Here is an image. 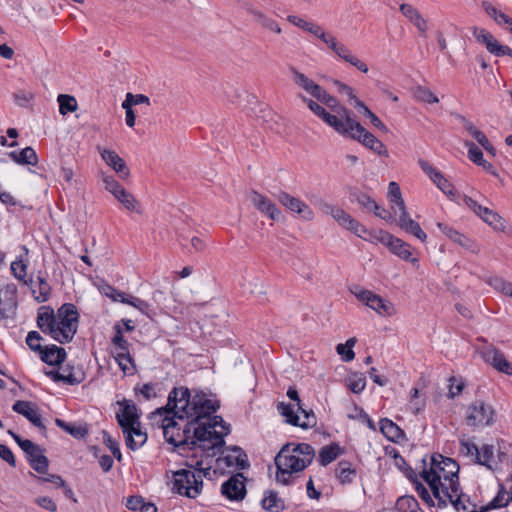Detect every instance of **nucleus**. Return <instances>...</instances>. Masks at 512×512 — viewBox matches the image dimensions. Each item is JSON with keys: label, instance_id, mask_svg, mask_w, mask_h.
<instances>
[{"label": "nucleus", "instance_id": "nucleus-4", "mask_svg": "<svg viewBox=\"0 0 512 512\" xmlns=\"http://www.w3.org/2000/svg\"><path fill=\"white\" fill-rule=\"evenodd\" d=\"M314 448L307 443L284 445L275 457L276 481L289 485L293 481V473L303 471L313 461Z\"/></svg>", "mask_w": 512, "mask_h": 512}, {"label": "nucleus", "instance_id": "nucleus-16", "mask_svg": "<svg viewBox=\"0 0 512 512\" xmlns=\"http://www.w3.org/2000/svg\"><path fill=\"white\" fill-rule=\"evenodd\" d=\"M317 101L326 105L333 112L332 115H337L345 128H347V126L355 119L353 112L339 104L338 100L334 96L328 94L325 89H323Z\"/></svg>", "mask_w": 512, "mask_h": 512}, {"label": "nucleus", "instance_id": "nucleus-61", "mask_svg": "<svg viewBox=\"0 0 512 512\" xmlns=\"http://www.w3.org/2000/svg\"><path fill=\"white\" fill-rule=\"evenodd\" d=\"M431 180L443 193L448 195L453 194L452 185L440 171L434 173V176H432Z\"/></svg>", "mask_w": 512, "mask_h": 512}, {"label": "nucleus", "instance_id": "nucleus-14", "mask_svg": "<svg viewBox=\"0 0 512 512\" xmlns=\"http://www.w3.org/2000/svg\"><path fill=\"white\" fill-rule=\"evenodd\" d=\"M246 478L242 473L232 475L221 486L222 494L231 501H240L246 495Z\"/></svg>", "mask_w": 512, "mask_h": 512}, {"label": "nucleus", "instance_id": "nucleus-8", "mask_svg": "<svg viewBox=\"0 0 512 512\" xmlns=\"http://www.w3.org/2000/svg\"><path fill=\"white\" fill-rule=\"evenodd\" d=\"M277 411L285 417L286 423L302 429L312 428L317 424L316 416L312 410L302 409L298 411L294 404L280 402L277 405Z\"/></svg>", "mask_w": 512, "mask_h": 512}, {"label": "nucleus", "instance_id": "nucleus-33", "mask_svg": "<svg viewBox=\"0 0 512 512\" xmlns=\"http://www.w3.org/2000/svg\"><path fill=\"white\" fill-rule=\"evenodd\" d=\"M464 129L473 137L489 154L495 156L496 150L488 140L487 136L480 131L472 122L462 118Z\"/></svg>", "mask_w": 512, "mask_h": 512}, {"label": "nucleus", "instance_id": "nucleus-48", "mask_svg": "<svg viewBox=\"0 0 512 512\" xmlns=\"http://www.w3.org/2000/svg\"><path fill=\"white\" fill-rule=\"evenodd\" d=\"M124 304H128V305L136 308L138 311H140L142 314L146 315L149 318H152V316L154 314L151 310L150 304L147 301L142 300L138 297L132 296L130 294H128L127 297L125 298Z\"/></svg>", "mask_w": 512, "mask_h": 512}, {"label": "nucleus", "instance_id": "nucleus-25", "mask_svg": "<svg viewBox=\"0 0 512 512\" xmlns=\"http://www.w3.org/2000/svg\"><path fill=\"white\" fill-rule=\"evenodd\" d=\"M398 225L406 233L413 235L421 242H425L427 239L426 233L422 230L419 223L414 221L408 214L407 210L399 212L398 214Z\"/></svg>", "mask_w": 512, "mask_h": 512}, {"label": "nucleus", "instance_id": "nucleus-2", "mask_svg": "<svg viewBox=\"0 0 512 512\" xmlns=\"http://www.w3.org/2000/svg\"><path fill=\"white\" fill-rule=\"evenodd\" d=\"M459 465L452 458L434 454L430 459V468L423 469L421 476L429 485L432 494L437 499L438 508L447 506L448 491L459 492Z\"/></svg>", "mask_w": 512, "mask_h": 512}, {"label": "nucleus", "instance_id": "nucleus-5", "mask_svg": "<svg viewBox=\"0 0 512 512\" xmlns=\"http://www.w3.org/2000/svg\"><path fill=\"white\" fill-rule=\"evenodd\" d=\"M162 419V429L165 440L174 445L175 447H181L185 449V446L191 445V448H194L196 442L190 436L191 432V424L187 421L184 428L181 429L178 426L177 416L174 415V411L171 407H168V404L165 407L158 408L155 412Z\"/></svg>", "mask_w": 512, "mask_h": 512}, {"label": "nucleus", "instance_id": "nucleus-36", "mask_svg": "<svg viewBox=\"0 0 512 512\" xmlns=\"http://www.w3.org/2000/svg\"><path fill=\"white\" fill-rule=\"evenodd\" d=\"M388 198L391 204V210L396 216L399 212L406 209V205L401 195V190L396 182H390L388 186Z\"/></svg>", "mask_w": 512, "mask_h": 512}, {"label": "nucleus", "instance_id": "nucleus-47", "mask_svg": "<svg viewBox=\"0 0 512 512\" xmlns=\"http://www.w3.org/2000/svg\"><path fill=\"white\" fill-rule=\"evenodd\" d=\"M415 99L419 102L434 104L439 102V98L427 87L417 86L413 90Z\"/></svg>", "mask_w": 512, "mask_h": 512}, {"label": "nucleus", "instance_id": "nucleus-13", "mask_svg": "<svg viewBox=\"0 0 512 512\" xmlns=\"http://www.w3.org/2000/svg\"><path fill=\"white\" fill-rule=\"evenodd\" d=\"M248 199L261 214L274 221L280 219L281 211L267 196L259 193L256 190H252L248 195Z\"/></svg>", "mask_w": 512, "mask_h": 512}, {"label": "nucleus", "instance_id": "nucleus-57", "mask_svg": "<svg viewBox=\"0 0 512 512\" xmlns=\"http://www.w3.org/2000/svg\"><path fill=\"white\" fill-rule=\"evenodd\" d=\"M11 272L16 279L28 285L27 266L22 260H15L11 263Z\"/></svg>", "mask_w": 512, "mask_h": 512}, {"label": "nucleus", "instance_id": "nucleus-28", "mask_svg": "<svg viewBox=\"0 0 512 512\" xmlns=\"http://www.w3.org/2000/svg\"><path fill=\"white\" fill-rule=\"evenodd\" d=\"M122 432L125 437L126 446L133 451L142 447L147 441V434L141 430L140 425L128 427Z\"/></svg>", "mask_w": 512, "mask_h": 512}, {"label": "nucleus", "instance_id": "nucleus-35", "mask_svg": "<svg viewBox=\"0 0 512 512\" xmlns=\"http://www.w3.org/2000/svg\"><path fill=\"white\" fill-rule=\"evenodd\" d=\"M380 430L383 435L392 442H399L405 436L403 430L388 418H383L379 422Z\"/></svg>", "mask_w": 512, "mask_h": 512}, {"label": "nucleus", "instance_id": "nucleus-59", "mask_svg": "<svg viewBox=\"0 0 512 512\" xmlns=\"http://www.w3.org/2000/svg\"><path fill=\"white\" fill-rule=\"evenodd\" d=\"M348 381L349 389L355 394L361 393L366 387V378L362 373L353 374Z\"/></svg>", "mask_w": 512, "mask_h": 512}, {"label": "nucleus", "instance_id": "nucleus-20", "mask_svg": "<svg viewBox=\"0 0 512 512\" xmlns=\"http://www.w3.org/2000/svg\"><path fill=\"white\" fill-rule=\"evenodd\" d=\"M277 199L287 209L300 214L303 219L310 221L314 218L313 211L299 198L282 191L277 195Z\"/></svg>", "mask_w": 512, "mask_h": 512}, {"label": "nucleus", "instance_id": "nucleus-15", "mask_svg": "<svg viewBox=\"0 0 512 512\" xmlns=\"http://www.w3.org/2000/svg\"><path fill=\"white\" fill-rule=\"evenodd\" d=\"M483 360L499 372L512 375V364L505 358L504 354L493 345L484 347L481 350Z\"/></svg>", "mask_w": 512, "mask_h": 512}, {"label": "nucleus", "instance_id": "nucleus-42", "mask_svg": "<svg viewBox=\"0 0 512 512\" xmlns=\"http://www.w3.org/2000/svg\"><path fill=\"white\" fill-rule=\"evenodd\" d=\"M341 453L342 449L336 443L323 446L319 452L318 461L322 466H327L333 462Z\"/></svg>", "mask_w": 512, "mask_h": 512}, {"label": "nucleus", "instance_id": "nucleus-53", "mask_svg": "<svg viewBox=\"0 0 512 512\" xmlns=\"http://www.w3.org/2000/svg\"><path fill=\"white\" fill-rule=\"evenodd\" d=\"M287 20L291 24L301 28L304 31H307V32L313 34L314 36L317 34V32L319 31V29L321 27V26H319L317 24H314L312 22H308V21L304 20L303 18H300V17L295 16V15H289L287 17Z\"/></svg>", "mask_w": 512, "mask_h": 512}, {"label": "nucleus", "instance_id": "nucleus-22", "mask_svg": "<svg viewBox=\"0 0 512 512\" xmlns=\"http://www.w3.org/2000/svg\"><path fill=\"white\" fill-rule=\"evenodd\" d=\"M122 407L120 413H117L116 418L122 431L134 425H140L139 415L137 414L136 405L126 399L118 402Z\"/></svg>", "mask_w": 512, "mask_h": 512}, {"label": "nucleus", "instance_id": "nucleus-45", "mask_svg": "<svg viewBox=\"0 0 512 512\" xmlns=\"http://www.w3.org/2000/svg\"><path fill=\"white\" fill-rule=\"evenodd\" d=\"M396 508L399 512H423L418 501L413 496H401L396 501Z\"/></svg>", "mask_w": 512, "mask_h": 512}, {"label": "nucleus", "instance_id": "nucleus-56", "mask_svg": "<svg viewBox=\"0 0 512 512\" xmlns=\"http://www.w3.org/2000/svg\"><path fill=\"white\" fill-rule=\"evenodd\" d=\"M459 444L460 452L464 456L471 457L473 460L475 459V457H479V448L469 439L463 436L462 438L459 439Z\"/></svg>", "mask_w": 512, "mask_h": 512}, {"label": "nucleus", "instance_id": "nucleus-11", "mask_svg": "<svg viewBox=\"0 0 512 512\" xmlns=\"http://www.w3.org/2000/svg\"><path fill=\"white\" fill-rule=\"evenodd\" d=\"M494 410L483 401H475L466 410V423L471 427L488 426L493 422Z\"/></svg>", "mask_w": 512, "mask_h": 512}, {"label": "nucleus", "instance_id": "nucleus-38", "mask_svg": "<svg viewBox=\"0 0 512 512\" xmlns=\"http://www.w3.org/2000/svg\"><path fill=\"white\" fill-rule=\"evenodd\" d=\"M473 36L476 40L486 46V49L493 55L497 52V48L500 46V43L497 39L487 30L483 28L475 27L473 29Z\"/></svg>", "mask_w": 512, "mask_h": 512}, {"label": "nucleus", "instance_id": "nucleus-24", "mask_svg": "<svg viewBox=\"0 0 512 512\" xmlns=\"http://www.w3.org/2000/svg\"><path fill=\"white\" fill-rule=\"evenodd\" d=\"M289 70L294 84L317 100L324 88L308 78L304 73L298 71L295 67L291 66Z\"/></svg>", "mask_w": 512, "mask_h": 512}, {"label": "nucleus", "instance_id": "nucleus-41", "mask_svg": "<svg viewBox=\"0 0 512 512\" xmlns=\"http://www.w3.org/2000/svg\"><path fill=\"white\" fill-rule=\"evenodd\" d=\"M512 502V486L510 492H507L503 485H499L497 495L486 505L484 510L498 509L506 507Z\"/></svg>", "mask_w": 512, "mask_h": 512}, {"label": "nucleus", "instance_id": "nucleus-1", "mask_svg": "<svg viewBox=\"0 0 512 512\" xmlns=\"http://www.w3.org/2000/svg\"><path fill=\"white\" fill-rule=\"evenodd\" d=\"M168 407L174 411L179 420L186 419L191 425L201 420L212 418V414L220 407L217 400H212L203 392L195 391L194 395L186 387L173 388L168 395Z\"/></svg>", "mask_w": 512, "mask_h": 512}, {"label": "nucleus", "instance_id": "nucleus-31", "mask_svg": "<svg viewBox=\"0 0 512 512\" xmlns=\"http://www.w3.org/2000/svg\"><path fill=\"white\" fill-rule=\"evenodd\" d=\"M482 8L486 12V14L491 17L499 26L505 28L510 33H512V18L502 11L498 10L495 6H493L488 1L482 2Z\"/></svg>", "mask_w": 512, "mask_h": 512}, {"label": "nucleus", "instance_id": "nucleus-34", "mask_svg": "<svg viewBox=\"0 0 512 512\" xmlns=\"http://www.w3.org/2000/svg\"><path fill=\"white\" fill-rule=\"evenodd\" d=\"M34 283H36L38 286V289L32 288V293L34 295L35 300L38 303L46 302L50 296L51 287L46 281V278L43 276L41 271L38 272L35 280H33V278H30L28 280V284L33 285Z\"/></svg>", "mask_w": 512, "mask_h": 512}, {"label": "nucleus", "instance_id": "nucleus-19", "mask_svg": "<svg viewBox=\"0 0 512 512\" xmlns=\"http://www.w3.org/2000/svg\"><path fill=\"white\" fill-rule=\"evenodd\" d=\"M12 409L14 412L23 415L43 434L46 433V426L42 422V417L34 403L30 401L18 400L13 404Z\"/></svg>", "mask_w": 512, "mask_h": 512}, {"label": "nucleus", "instance_id": "nucleus-63", "mask_svg": "<svg viewBox=\"0 0 512 512\" xmlns=\"http://www.w3.org/2000/svg\"><path fill=\"white\" fill-rule=\"evenodd\" d=\"M42 336L37 331H30L26 337V344L34 352L42 350L41 340Z\"/></svg>", "mask_w": 512, "mask_h": 512}, {"label": "nucleus", "instance_id": "nucleus-30", "mask_svg": "<svg viewBox=\"0 0 512 512\" xmlns=\"http://www.w3.org/2000/svg\"><path fill=\"white\" fill-rule=\"evenodd\" d=\"M400 11L418 29L420 33H426L428 29L427 21L416 8L410 4L403 3L400 5Z\"/></svg>", "mask_w": 512, "mask_h": 512}, {"label": "nucleus", "instance_id": "nucleus-29", "mask_svg": "<svg viewBox=\"0 0 512 512\" xmlns=\"http://www.w3.org/2000/svg\"><path fill=\"white\" fill-rule=\"evenodd\" d=\"M39 354L41 360L51 366L60 365L65 361L67 356L65 349L56 345L42 348Z\"/></svg>", "mask_w": 512, "mask_h": 512}, {"label": "nucleus", "instance_id": "nucleus-60", "mask_svg": "<svg viewBox=\"0 0 512 512\" xmlns=\"http://www.w3.org/2000/svg\"><path fill=\"white\" fill-rule=\"evenodd\" d=\"M115 198L127 209L130 211L135 210L136 200L131 193H129L124 187L121 191H118V194Z\"/></svg>", "mask_w": 512, "mask_h": 512}, {"label": "nucleus", "instance_id": "nucleus-32", "mask_svg": "<svg viewBox=\"0 0 512 512\" xmlns=\"http://www.w3.org/2000/svg\"><path fill=\"white\" fill-rule=\"evenodd\" d=\"M334 53L346 63H349L351 66L355 67L359 71L363 73L368 72V66L365 62L360 60L356 55H354L351 50L343 43H340Z\"/></svg>", "mask_w": 512, "mask_h": 512}, {"label": "nucleus", "instance_id": "nucleus-37", "mask_svg": "<svg viewBox=\"0 0 512 512\" xmlns=\"http://www.w3.org/2000/svg\"><path fill=\"white\" fill-rule=\"evenodd\" d=\"M9 157L17 164L35 166L38 163V156L32 147H26L20 152L12 151Z\"/></svg>", "mask_w": 512, "mask_h": 512}, {"label": "nucleus", "instance_id": "nucleus-17", "mask_svg": "<svg viewBox=\"0 0 512 512\" xmlns=\"http://www.w3.org/2000/svg\"><path fill=\"white\" fill-rule=\"evenodd\" d=\"M302 101L307 105V107L319 118H321L327 125L332 127L337 133L347 132L346 128L340 122L337 115H332L325 110L319 103L315 102L312 99H309L305 96H301Z\"/></svg>", "mask_w": 512, "mask_h": 512}, {"label": "nucleus", "instance_id": "nucleus-50", "mask_svg": "<svg viewBox=\"0 0 512 512\" xmlns=\"http://www.w3.org/2000/svg\"><path fill=\"white\" fill-rule=\"evenodd\" d=\"M59 103V112L66 115L69 112H74L77 109V101L73 96L67 94H60L57 98Z\"/></svg>", "mask_w": 512, "mask_h": 512}, {"label": "nucleus", "instance_id": "nucleus-64", "mask_svg": "<svg viewBox=\"0 0 512 512\" xmlns=\"http://www.w3.org/2000/svg\"><path fill=\"white\" fill-rule=\"evenodd\" d=\"M103 441L105 443V445L110 449L111 453L113 454V456L118 460V461H121L122 459V454H121V451L119 449V445H118V442L116 440H114L109 433L107 432H103Z\"/></svg>", "mask_w": 512, "mask_h": 512}, {"label": "nucleus", "instance_id": "nucleus-39", "mask_svg": "<svg viewBox=\"0 0 512 512\" xmlns=\"http://www.w3.org/2000/svg\"><path fill=\"white\" fill-rule=\"evenodd\" d=\"M335 475L341 484H350L356 478L357 472L348 461H340L335 469Z\"/></svg>", "mask_w": 512, "mask_h": 512}, {"label": "nucleus", "instance_id": "nucleus-51", "mask_svg": "<svg viewBox=\"0 0 512 512\" xmlns=\"http://www.w3.org/2000/svg\"><path fill=\"white\" fill-rule=\"evenodd\" d=\"M480 218L485 221L487 224L492 226L495 230H503L504 222L502 218L493 210L489 208H485Z\"/></svg>", "mask_w": 512, "mask_h": 512}, {"label": "nucleus", "instance_id": "nucleus-10", "mask_svg": "<svg viewBox=\"0 0 512 512\" xmlns=\"http://www.w3.org/2000/svg\"><path fill=\"white\" fill-rule=\"evenodd\" d=\"M322 210L325 214L331 215L340 226L344 229L353 232L356 236L367 240L366 234L372 236L370 232L357 220L352 218L348 213H346L343 209L324 204Z\"/></svg>", "mask_w": 512, "mask_h": 512}, {"label": "nucleus", "instance_id": "nucleus-7", "mask_svg": "<svg viewBox=\"0 0 512 512\" xmlns=\"http://www.w3.org/2000/svg\"><path fill=\"white\" fill-rule=\"evenodd\" d=\"M202 488L203 480L201 470L195 472L187 469H180L173 472L172 490L174 493L194 499L201 493Z\"/></svg>", "mask_w": 512, "mask_h": 512}, {"label": "nucleus", "instance_id": "nucleus-55", "mask_svg": "<svg viewBox=\"0 0 512 512\" xmlns=\"http://www.w3.org/2000/svg\"><path fill=\"white\" fill-rule=\"evenodd\" d=\"M493 454L494 447L492 445L485 444L479 449V457H475L474 462L491 469L490 461L493 458Z\"/></svg>", "mask_w": 512, "mask_h": 512}, {"label": "nucleus", "instance_id": "nucleus-26", "mask_svg": "<svg viewBox=\"0 0 512 512\" xmlns=\"http://www.w3.org/2000/svg\"><path fill=\"white\" fill-rule=\"evenodd\" d=\"M227 454L218 459L223 462L227 467H236L239 469H245L249 467L247 455L238 446L227 448Z\"/></svg>", "mask_w": 512, "mask_h": 512}, {"label": "nucleus", "instance_id": "nucleus-27", "mask_svg": "<svg viewBox=\"0 0 512 512\" xmlns=\"http://www.w3.org/2000/svg\"><path fill=\"white\" fill-rule=\"evenodd\" d=\"M98 150L103 161L116 173L120 174L122 178H126L129 175V170L124 160L115 151L109 149H101L99 147Z\"/></svg>", "mask_w": 512, "mask_h": 512}, {"label": "nucleus", "instance_id": "nucleus-12", "mask_svg": "<svg viewBox=\"0 0 512 512\" xmlns=\"http://www.w3.org/2000/svg\"><path fill=\"white\" fill-rule=\"evenodd\" d=\"M378 234L379 236H374L373 238L386 245L393 254L406 261H417L416 258L411 259L412 251L408 243L387 232L379 231Z\"/></svg>", "mask_w": 512, "mask_h": 512}, {"label": "nucleus", "instance_id": "nucleus-18", "mask_svg": "<svg viewBox=\"0 0 512 512\" xmlns=\"http://www.w3.org/2000/svg\"><path fill=\"white\" fill-rule=\"evenodd\" d=\"M302 101L307 105V107L319 118H321L327 125L332 127L337 133L347 132L346 128L340 122L337 115H332L325 110L319 103L315 102L312 99H309L305 96H301Z\"/></svg>", "mask_w": 512, "mask_h": 512}, {"label": "nucleus", "instance_id": "nucleus-44", "mask_svg": "<svg viewBox=\"0 0 512 512\" xmlns=\"http://www.w3.org/2000/svg\"><path fill=\"white\" fill-rule=\"evenodd\" d=\"M55 424L77 439L84 438L88 434V429L86 427L67 423L59 418L55 419Z\"/></svg>", "mask_w": 512, "mask_h": 512}, {"label": "nucleus", "instance_id": "nucleus-52", "mask_svg": "<svg viewBox=\"0 0 512 512\" xmlns=\"http://www.w3.org/2000/svg\"><path fill=\"white\" fill-rule=\"evenodd\" d=\"M20 448L25 453L29 464L35 461L38 455L43 454V449L39 445L34 444L31 440L20 443Z\"/></svg>", "mask_w": 512, "mask_h": 512}, {"label": "nucleus", "instance_id": "nucleus-6", "mask_svg": "<svg viewBox=\"0 0 512 512\" xmlns=\"http://www.w3.org/2000/svg\"><path fill=\"white\" fill-rule=\"evenodd\" d=\"M229 425L223 420L221 416H213L209 421L201 422L197 427H194L192 439L195 442H210V446L206 448H218L225 444L223 439L224 435L229 434Z\"/></svg>", "mask_w": 512, "mask_h": 512}, {"label": "nucleus", "instance_id": "nucleus-46", "mask_svg": "<svg viewBox=\"0 0 512 512\" xmlns=\"http://www.w3.org/2000/svg\"><path fill=\"white\" fill-rule=\"evenodd\" d=\"M116 362L118 363L120 369L125 374H133L135 371V364L130 355V352H116L114 356Z\"/></svg>", "mask_w": 512, "mask_h": 512}, {"label": "nucleus", "instance_id": "nucleus-58", "mask_svg": "<svg viewBox=\"0 0 512 512\" xmlns=\"http://www.w3.org/2000/svg\"><path fill=\"white\" fill-rule=\"evenodd\" d=\"M115 335L112 338V344L116 348V352H128L129 351V342L124 339L122 329L119 325L114 327Z\"/></svg>", "mask_w": 512, "mask_h": 512}, {"label": "nucleus", "instance_id": "nucleus-43", "mask_svg": "<svg viewBox=\"0 0 512 512\" xmlns=\"http://www.w3.org/2000/svg\"><path fill=\"white\" fill-rule=\"evenodd\" d=\"M262 507L269 512H282L285 508L284 501L274 491L266 493L262 499Z\"/></svg>", "mask_w": 512, "mask_h": 512}, {"label": "nucleus", "instance_id": "nucleus-40", "mask_svg": "<svg viewBox=\"0 0 512 512\" xmlns=\"http://www.w3.org/2000/svg\"><path fill=\"white\" fill-rule=\"evenodd\" d=\"M352 106L358 111V113L367 117L373 126L382 132H388L387 126L361 100L355 99V103H352Z\"/></svg>", "mask_w": 512, "mask_h": 512}, {"label": "nucleus", "instance_id": "nucleus-62", "mask_svg": "<svg viewBox=\"0 0 512 512\" xmlns=\"http://www.w3.org/2000/svg\"><path fill=\"white\" fill-rule=\"evenodd\" d=\"M465 147L468 149V158L476 165L483 161V153L480 148L472 141H465Z\"/></svg>", "mask_w": 512, "mask_h": 512}, {"label": "nucleus", "instance_id": "nucleus-54", "mask_svg": "<svg viewBox=\"0 0 512 512\" xmlns=\"http://www.w3.org/2000/svg\"><path fill=\"white\" fill-rule=\"evenodd\" d=\"M355 343L356 339L350 338L346 341L345 344L340 343L337 345L336 351L339 355L342 356V359L345 362H350L354 359L355 353L352 348L354 347Z\"/></svg>", "mask_w": 512, "mask_h": 512}, {"label": "nucleus", "instance_id": "nucleus-3", "mask_svg": "<svg viewBox=\"0 0 512 512\" xmlns=\"http://www.w3.org/2000/svg\"><path fill=\"white\" fill-rule=\"evenodd\" d=\"M79 314L72 303H65L58 308L57 313L49 306L38 310L37 326L55 341L65 344L73 340L78 329Z\"/></svg>", "mask_w": 512, "mask_h": 512}, {"label": "nucleus", "instance_id": "nucleus-23", "mask_svg": "<svg viewBox=\"0 0 512 512\" xmlns=\"http://www.w3.org/2000/svg\"><path fill=\"white\" fill-rule=\"evenodd\" d=\"M46 374L54 382H63L69 385L80 384L84 380V373L70 365L61 367L60 370H51Z\"/></svg>", "mask_w": 512, "mask_h": 512}, {"label": "nucleus", "instance_id": "nucleus-9", "mask_svg": "<svg viewBox=\"0 0 512 512\" xmlns=\"http://www.w3.org/2000/svg\"><path fill=\"white\" fill-rule=\"evenodd\" d=\"M350 292L360 302L364 303L381 316L389 317L395 313L394 305L390 301L385 300L370 290L364 289L359 285H354L350 288Z\"/></svg>", "mask_w": 512, "mask_h": 512}, {"label": "nucleus", "instance_id": "nucleus-49", "mask_svg": "<svg viewBox=\"0 0 512 512\" xmlns=\"http://www.w3.org/2000/svg\"><path fill=\"white\" fill-rule=\"evenodd\" d=\"M487 283L495 290L512 298V282H509L502 277L495 276L489 278Z\"/></svg>", "mask_w": 512, "mask_h": 512}, {"label": "nucleus", "instance_id": "nucleus-21", "mask_svg": "<svg viewBox=\"0 0 512 512\" xmlns=\"http://www.w3.org/2000/svg\"><path fill=\"white\" fill-rule=\"evenodd\" d=\"M346 130L347 132L340 133V135L356 140L368 149H371L374 142L378 140L355 119L347 126Z\"/></svg>", "mask_w": 512, "mask_h": 512}]
</instances>
